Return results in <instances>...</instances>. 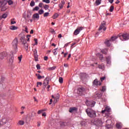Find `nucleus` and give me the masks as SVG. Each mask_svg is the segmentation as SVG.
<instances>
[{
    "label": "nucleus",
    "mask_w": 129,
    "mask_h": 129,
    "mask_svg": "<svg viewBox=\"0 0 129 129\" xmlns=\"http://www.w3.org/2000/svg\"><path fill=\"white\" fill-rule=\"evenodd\" d=\"M106 61L107 64L110 65L111 63V56H108L106 57Z\"/></svg>",
    "instance_id": "13"
},
{
    "label": "nucleus",
    "mask_w": 129,
    "mask_h": 129,
    "mask_svg": "<svg viewBox=\"0 0 129 129\" xmlns=\"http://www.w3.org/2000/svg\"><path fill=\"white\" fill-rule=\"evenodd\" d=\"M8 17L7 13H4L2 16L0 17V20L2 19H6Z\"/></svg>",
    "instance_id": "23"
},
{
    "label": "nucleus",
    "mask_w": 129,
    "mask_h": 129,
    "mask_svg": "<svg viewBox=\"0 0 129 129\" xmlns=\"http://www.w3.org/2000/svg\"><path fill=\"white\" fill-rule=\"evenodd\" d=\"M33 18L36 19L37 20H39V15L38 14V13H35L33 16Z\"/></svg>",
    "instance_id": "22"
},
{
    "label": "nucleus",
    "mask_w": 129,
    "mask_h": 129,
    "mask_svg": "<svg viewBox=\"0 0 129 129\" xmlns=\"http://www.w3.org/2000/svg\"><path fill=\"white\" fill-rule=\"evenodd\" d=\"M37 86L39 87V85L41 86L42 85V83L41 82H37Z\"/></svg>",
    "instance_id": "50"
},
{
    "label": "nucleus",
    "mask_w": 129,
    "mask_h": 129,
    "mask_svg": "<svg viewBox=\"0 0 129 129\" xmlns=\"http://www.w3.org/2000/svg\"><path fill=\"white\" fill-rule=\"evenodd\" d=\"M101 52L103 54H106L107 53V49H103L102 50Z\"/></svg>",
    "instance_id": "32"
},
{
    "label": "nucleus",
    "mask_w": 129,
    "mask_h": 129,
    "mask_svg": "<svg viewBox=\"0 0 129 129\" xmlns=\"http://www.w3.org/2000/svg\"><path fill=\"white\" fill-rule=\"evenodd\" d=\"M58 49V48H55L52 50V53L54 55H56L57 54V50Z\"/></svg>",
    "instance_id": "27"
},
{
    "label": "nucleus",
    "mask_w": 129,
    "mask_h": 129,
    "mask_svg": "<svg viewBox=\"0 0 129 129\" xmlns=\"http://www.w3.org/2000/svg\"><path fill=\"white\" fill-rule=\"evenodd\" d=\"M102 0H96L95 4H96V6H99L101 4Z\"/></svg>",
    "instance_id": "29"
},
{
    "label": "nucleus",
    "mask_w": 129,
    "mask_h": 129,
    "mask_svg": "<svg viewBox=\"0 0 129 129\" xmlns=\"http://www.w3.org/2000/svg\"><path fill=\"white\" fill-rule=\"evenodd\" d=\"M18 124H19L20 125H23L25 124V122L24 121L20 120L19 121Z\"/></svg>",
    "instance_id": "37"
},
{
    "label": "nucleus",
    "mask_w": 129,
    "mask_h": 129,
    "mask_svg": "<svg viewBox=\"0 0 129 129\" xmlns=\"http://www.w3.org/2000/svg\"><path fill=\"white\" fill-rule=\"evenodd\" d=\"M119 38L121 41H124V40H129V34L127 33H124L120 36Z\"/></svg>",
    "instance_id": "4"
},
{
    "label": "nucleus",
    "mask_w": 129,
    "mask_h": 129,
    "mask_svg": "<svg viewBox=\"0 0 129 129\" xmlns=\"http://www.w3.org/2000/svg\"><path fill=\"white\" fill-rule=\"evenodd\" d=\"M8 3L9 5H12L14 4V2L12 0H8Z\"/></svg>",
    "instance_id": "38"
},
{
    "label": "nucleus",
    "mask_w": 129,
    "mask_h": 129,
    "mask_svg": "<svg viewBox=\"0 0 129 129\" xmlns=\"http://www.w3.org/2000/svg\"><path fill=\"white\" fill-rule=\"evenodd\" d=\"M55 69H56V67H53L52 68L48 69V70H49V71H53L55 70Z\"/></svg>",
    "instance_id": "47"
},
{
    "label": "nucleus",
    "mask_w": 129,
    "mask_h": 129,
    "mask_svg": "<svg viewBox=\"0 0 129 129\" xmlns=\"http://www.w3.org/2000/svg\"><path fill=\"white\" fill-rule=\"evenodd\" d=\"M16 23V22H15V21H12L11 22V24H12V25L15 24Z\"/></svg>",
    "instance_id": "63"
},
{
    "label": "nucleus",
    "mask_w": 129,
    "mask_h": 129,
    "mask_svg": "<svg viewBox=\"0 0 129 129\" xmlns=\"http://www.w3.org/2000/svg\"><path fill=\"white\" fill-rule=\"evenodd\" d=\"M18 58L19 61L21 62V61H22V55H21L20 56H18Z\"/></svg>",
    "instance_id": "51"
},
{
    "label": "nucleus",
    "mask_w": 129,
    "mask_h": 129,
    "mask_svg": "<svg viewBox=\"0 0 129 129\" xmlns=\"http://www.w3.org/2000/svg\"><path fill=\"white\" fill-rule=\"evenodd\" d=\"M12 47L14 49H17L18 45V39L17 38H15L13 41L12 43Z\"/></svg>",
    "instance_id": "3"
},
{
    "label": "nucleus",
    "mask_w": 129,
    "mask_h": 129,
    "mask_svg": "<svg viewBox=\"0 0 129 129\" xmlns=\"http://www.w3.org/2000/svg\"><path fill=\"white\" fill-rule=\"evenodd\" d=\"M50 88V85H48V86H47V91H49Z\"/></svg>",
    "instance_id": "64"
},
{
    "label": "nucleus",
    "mask_w": 129,
    "mask_h": 129,
    "mask_svg": "<svg viewBox=\"0 0 129 129\" xmlns=\"http://www.w3.org/2000/svg\"><path fill=\"white\" fill-rule=\"evenodd\" d=\"M14 59V56L13 55L11 56L9 59L10 63H12L13 62Z\"/></svg>",
    "instance_id": "31"
},
{
    "label": "nucleus",
    "mask_w": 129,
    "mask_h": 129,
    "mask_svg": "<svg viewBox=\"0 0 129 129\" xmlns=\"http://www.w3.org/2000/svg\"><path fill=\"white\" fill-rule=\"evenodd\" d=\"M25 29L26 32L28 33V28L27 26L25 27Z\"/></svg>",
    "instance_id": "59"
},
{
    "label": "nucleus",
    "mask_w": 129,
    "mask_h": 129,
    "mask_svg": "<svg viewBox=\"0 0 129 129\" xmlns=\"http://www.w3.org/2000/svg\"><path fill=\"white\" fill-rule=\"evenodd\" d=\"M49 77H46L45 79L44 80L43 85H44V88L46 87V86L49 84Z\"/></svg>",
    "instance_id": "14"
},
{
    "label": "nucleus",
    "mask_w": 129,
    "mask_h": 129,
    "mask_svg": "<svg viewBox=\"0 0 129 129\" xmlns=\"http://www.w3.org/2000/svg\"><path fill=\"white\" fill-rule=\"evenodd\" d=\"M102 96V94L101 93H96L95 97L100 99Z\"/></svg>",
    "instance_id": "21"
},
{
    "label": "nucleus",
    "mask_w": 129,
    "mask_h": 129,
    "mask_svg": "<svg viewBox=\"0 0 129 129\" xmlns=\"http://www.w3.org/2000/svg\"><path fill=\"white\" fill-rule=\"evenodd\" d=\"M59 95L58 94H56L54 95V96L52 95V98L54 99V103H56L59 100Z\"/></svg>",
    "instance_id": "6"
},
{
    "label": "nucleus",
    "mask_w": 129,
    "mask_h": 129,
    "mask_svg": "<svg viewBox=\"0 0 129 129\" xmlns=\"http://www.w3.org/2000/svg\"><path fill=\"white\" fill-rule=\"evenodd\" d=\"M34 53V56L35 58V61H38V55H37V50L36 49H35L33 51Z\"/></svg>",
    "instance_id": "10"
},
{
    "label": "nucleus",
    "mask_w": 129,
    "mask_h": 129,
    "mask_svg": "<svg viewBox=\"0 0 129 129\" xmlns=\"http://www.w3.org/2000/svg\"><path fill=\"white\" fill-rule=\"evenodd\" d=\"M106 88L105 86H103V87H102V91H103V92H104V91H105Z\"/></svg>",
    "instance_id": "49"
},
{
    "label": "nucleus",
    "mask_w": 129,
    "mask_h": 129,
    "mask_svg": "<svg viewBox=\"0 0 129 129\" xmlns=\"http://www.w3.org/2000/svg\"><path fill=\"white\" fill-rule=\"evenodd\" d=\"M86 104L87 106L93 107L94 106L95 104H96V102L94 101L87 100L86 102Z\"/></svg>",
    "instance_id": "5"
},
{
    "label": "nucleus",
    "mask_w": 129,
    "mask_h": 129,
    "mask_svg": "<svg viewBox=\"0 0 129 129\" xmlns=\"http://www.w3.org/2000/svg\"><path fill=\"white\" fill-rule=\"evenodd\" d=\"M50 32H51V33H54L55 32V31L54 30V29H50Z\"/></svg>",
    "instance_id": "61"
},
{
    "label": "nucleus",
    "mask_w": 129,
    "mask_h": 129,
    "mask_svg": "<svg viewBox=\"0 0 129 129\" xmlns=\"http://www.w3.org/2000/svg\"><path fill=\"white\" fill-rule=\"evenodd\" d=\"M34 41L35 42V43H36L35 44L37 45L38 42H37V39L36 38L34 39Z\"/></svg>",
    "instance_id": "57"
},
{
    "label": "nucleus",
    "mask_w": 129,
    "mask_h": 129,
    "mask_svg": "<svg viewBox=\"0 0 129 129\" xmlns=\"http://www.w3.org/2000/svg\"><path fill=\"white\" fill-rule=\"evenodd\" d=\"M30 5L31 7H33L35 6V2L33 0L31 1Z\"/></svg>",
    "instance_id": "34"
},
{
    "label": "nucleus",
    "mask_w": 129,
    "mask_h": 129,
    "mask_svg": "<svg viewBox=\"0 0 129 129\" xmlns=\"http://www.w3.org/2000/svg\"><path fill=\"white\" fill-rule=\"evenodd\" d=\"M98 68H99V69H102V70H104L105 69V66L103 64H102V65L99 64V67H98Z\"/></svg>",
    "instance_id": "28"
},
{
    "label": "nucleus",
    "mask_w": 129,
    "mask_h": 129,
    "mask_svg": "<svg viewBox=\"0 0 129 129\" xmlns=\"http://www.w3.org/2000/svg\"><path fill=\"white\" fill-rule=\"evenodd\" d=\"M7 55V53L6 52H2L0 53V59H3Z\"/></svg>",
    "instance_id": "12"
},
{
    "label": "nucleus",
    "mask_w": 129,
    "mask_h": 129,
    "mask_svg": "<svg viewBox=\"0 0 129 129\" xmlns=\"http://www.w3.org/2000/svg\"><path fill=\"white\" fill-rule=\"evenodd\" d=\"M42 2L47 4L50 3V0H42Z\"/></svg>",
    "instance_id": "45"
},
{
    "label": "nucleus",
    "mask_w": 129,
    "mask_h": 129,
    "mask_svg": "<svg viewBox=\"0 0 129 129\" xmlns=\"http://www.w3.org/2000/svg\"><path fill=\"white\" fill-rule=\"evenodd\" d=\"M93 85H101V83L100 81H98L97 79H95L94 82H93Z\"/></svg>",
    "instance_id": "17"
},
{
    "label": "nucleus",
    "mask_w": 129,
    "mask_h": 129,
    "mask_svg": "<svg viewBox=\"0 0 129 129\" xmlns=\"http://www.w3.org/2000/svg\"><path fill=\"white\" fill-rule=\"evenodd\" d=\"M36 115V113L35 111H32L31 112V116H30V117H34Z\"/></svg>",
    "instance_id": "30"
},
{
    "label": "nucleus",
    "mask_w": 129,
    "mask_h": 129,
    "mask_svg": "<svg viewBox=\"0 0 129 129\" xmlns=\"http://www.w3.org/2000/svg\"><path fill=\"white\" fill-rule=\"evenodd\" d=\"M78 91L82 93V92H84V91H85V89L83 88H79L78 89Z\"/></svg>",
    "instance_id": "33"
},
{
    "label": "nucleus",
    "mask_w": 129,
    "mask_h": 129,
    "mask_svg": "<svg viewBox=\"0 0 129 129\" xmlns=\"http://www.w3.org/2000/svg\"><path fill=\"white\" fill-rule=\"evenodd\" d=\"M49 15V12H45V13H44V17H46L48 16Z\"/></svg>",
    "instance_id": "48"
},
{
    "label": "nucleus",
    "mask_w": 129,
    "mask_h": 129,
    "mask_svg": "<svg viewBox=\"0 0 129 129\" xmlns=\"http://www.w3.org/2000/svg\"><path fill=\"white\" fill-rule=\"evenodd\" d=\"M39 10V8L38 6H36L33 9V11H38Z\"/></svg>",
    "instance_id": "39"
},
{
    "label": "nucleus",
    "mask_w": 129,
    "mask_h": 129,
    "mask_svg": "<svg viewBox=\"0 0 129 129\" xmlns=\"http://www.w3.org/2000/svg\"><path fill=\"white\" fill-rule=\"evenodd\" d=\"M94 123L96 125L100 126L102 124V121L101 120H100V119H95Z\"/></svg>",
    "instance_id": "8"
},
{
    "label": "nucleus",
    "mask_w": 129,
    "mask_h": 129,
    "mask_svg": "<svg viewBox=\"0 0 129 129\" xmlns=\"http://www.w3.org/2000/svg\"><path fill=\"white\" fill-rule=\"evenodd\" d=\"M20 41L21 42H22V44L26 42V40L25 38V35H23L21 38H20Z\"/></svg>",
    "instance_id": "20"
},
{
    "label": "nucleus",
    "mask_w": 129,
    "mask_h": 129,
    "mask_svg": "<svg viewBox=\"0 0 129 129\" xmlns=\"http://www.w3.org/2000/svg\"><path fill=\"white\" fill-rule=\"evenodd\" d=\"M110 111V108L109 107H105V109L102 110V113H104L105 112H109Z\"/></svg>",
    "instance_id": "15"
},
{
    "label": "nucleus",
    "mask_w": 129,
    "mask_h": 129,
    "mask_svg": "<svg viewBox=\"0 0 129 129\" xmlns=\"http://www.w3.org/2000/svg\"><path fill=\"white\" fill-rule=\"evenodd\" d=\"M44 9H45V10H48V8H49V6H48V5H45L44 6Z\"/></svg>",
    "instance_id": "44"
},
{
    "label": "nucleus",
    "mask_w": 129,
    "mask_h": 129,
    "mask_svg": "<svg viewBox=\"0 0 129 129\" xmlns=\"http://www.w3.org/2000/svg\"><path fill=\"white\" fill-rule=\"evenodd\" d=\"M106 77H103L102 78H101V81H103V80H104L105 79Z\"/></svg>",
    "instance_id": "54"
},
{
    "label": "nucleus",
    "mask_w": 129,
    "mask_h": 129,
    "mask_svg": "<svg viewBox=\"0 0 129 129\" xmlns=\"http://www.w3.org/2000/svg\"><path fill=\"white\" fill-rule=\"evenodd\" d=\"M84 29L83 27H78L77 29L74 31V35L77 36V35Z\"/></svg>",
    "instance_id": "7"
},
{
    "label": "nucleus",
    "mask_w": 129,
    "mask_h": 129,
    "mask_svg": "<svg viewBox=\"0 0 129 129\" xmlns=\"http://www.w3.org/2000/svg\"><path fill=\"white\" fill-rule=\"evenodd\" d=\"M36 68H37V70H40L41 69L40 64H37Z\"/></svg>",
    "instance_id": "52"
},
{
    "label": "nucleus",
    "mask_w": 129,
    "mask_h": 129,
    "mask_svg": "<svg viewBox=\"0 0 129 129\" xmlns=\"http://www.w3.org/2000/svg\"><path fill=\"white\" fill-rule=\"evenodd\" d=\"M65 5V1L62 0L61 1V3L58 4V7L60 9H62L63 6Z\"/></svg>",
    "instance_id": "16"
},
{
    "label": "nucleus",
    "mask_w": 129,
    "mask_h": 129,
    "mask_svg": "<svg viewBox=\"0 0 129 129\" xmlns=\"http://www.w3.org/2000/svg\"><path fill=\"white\" fill-rule=\"evenodd\" d=\"M114 9V7L113 6H111L110 7L109 11L110 12H112Z\"/></svg>",
    "instance_id": "36"
},
{
    "label": "nucleus",
    "mask_w": 129,
    "mask_h": 129,
    "mask_svg": "<svg viewBox=\"0 0 129 129\" xmlns=\"http://www.w3.org/2000/svg\"><path fill=\"white\" fill-rule=\"evenodd\" d=\"M22 44L24 46V48L26 49V50L28 51V43H27V42L26 41L25 42H24Z\"/></svg>",
    "instance_id": "19"
},
{
    "label": "nucleus",
    "mask_w": 129,
    "mask_h": 129,
    "mask_svg": "<svg viewBox=\"0 0 129 129\" xmlns=\"http://www.w3.org/2000/svg\"><path fill=\"white\" fill-rule=\"evenodd\" d=\"M44 60H48V56H45L44 57Z\"/></svg>",
    "instance_id": "55"
},
{
    "label": "nucleus",
    "mask_w": 129,
    "mask_h": 129,
    "mask_svg": "<svg viewBox=\"0 0 129 129\" xmlns=\"http://www.w3.org/2000/svg\"><path fill=\"white\" fill-rule=\"evenodd\" d=\"M36 76L37 77V79L40 80L42 79V76H41L39 74H36Z\"/></svg>",
    "instance_id": "41"
},
{
    "label": "nucleus",
    "mask_w": 129,
    "mask_h": 129,
    "mask_svg": "<svg viewBox=\"0 0 129 129\" xmlns=\"http://www.w3.org/2000/svg\"><path fill=\"white\" fill-rule=\"evenodd\" d=\"M114 2V0H109V3L112 4Z\"/></svg>",
    "instance_id": "62"
},
{
    "label": "nucleus",
    "mask_w": 129,
    "mask_h": 129,
    "mask_svg": "<svg viewBox=\"0 0 129 129\" xmlns=\"http://www.w3.org/2000/svg\"><path fill=\"white\" fill-rule=\"evenodd\" d=\"M106 23L105 22H103L102 24H101V25H100V27L99 28V30H101L103 29V30L105 31L106 29V28L105 27Z\"/></svg>",
    "instance_id": "9"
},
{
    "label": "nucleus",
    "mask_w": 129,
    "mask_h": 129,
    "mask_svg": "<svg viewBox=\"0 0 129 129\" xmlns=\"http://www.w3.org/2000/svg\"><path fill=\"white\" fill-rule=\"evenodd\" d=\"M38 13L39 15H42L44 13V10L40 9Z\"/></svg>",
    "instance_id": "42"
},
{
    "label": "nucleus",
    "mask_w": 129,
    "mask_h": 129,
    "mask_svg": "<svg viewBox=\"0 0 129 129\" xmlns=\"http://www.w3.org/2000/svg\"><path fill=\"white\" fill-rule=\"evenodd\" d=\"M43 5V3H39V7L42 8Z\"/></svg>",
    "instance_id": "53"
},
{
    "label": "nucleus",
    "mask_w": 129,
    "mask_h": 129,
    "mask_svg": "<svg viewBox=\"0 0 129 129\" xmlns=\"http://www.w3.org/2000/svg\"><path fill=\"white\" fill-rule=\"evenodd\" d=\"M88 115L91 118L96 117V112L92 108H87L86 110Z\"/></svg>",
    "instance_id": "1"
},
{
    "label": "nucleus",
    "mask_w": 129,
    "mask_h": 129,
    "mask_svg": "<svg viewBox=\"0 0 129 129\" xmlns=\"http://www.w3.org/2000/svg\"><path fill=\"white\" fill-rule=\"evenodd\" d=\"M63 78L61 77L59 78V82L61 84L63 83Z\"/></svg>",
    "instance_id": "43"
},
{
    "label": "nucleus",
    "mask_w": 129,
    "mask_h": 129,
    "mask_svg": "<svg viewBox=\"0 0 129 129\" xmlns=\"http://www.w3.org/2000/svg\"><path fill=\"white\" fill-rule=\"evenodd\" d=\"M67 8V9H69L70 8V3H68Z\"/></svg>",
    "instance_id": "58"
},
{
    "label": "nucleus",
    "mask_w": 129,
    "mask_h": 129,
    "mask_svg": "<svg viewBox=\"0 0 129 129\" xmlns=\"http://www.w3.org/2000/svg\"><path fill=\"white\" fill-rule=\"evenodd\" d=\"M118 38V36H112L111 37V39L109 40H111V42L114 41L116 39Z\"/></svg>",
    "instance_id": "26"
},
{
    "label": "nucleus",
    "mask_w": 129,
    "mask_h": 129,
    "mask_svg": "<svg viewBox=\"0 0 129 129\" xmlns=\"http://www.w3.org/2000/svg\"><path fill=\"white\" fill-rule=\"evenodd\" d=\"M42 111H43L42 110H39V111H38V114H41Z\"/></svg>",
    "instance_id": "56"
},
{
    "label": "nucleus",
    "mask_w": 129,
    "mask_h": 129,
    "mask_svg": "<svg viewBox=\"0 0 129 129\" xmlns=\"http://www.w3.org/2000/svg\"><path fill=\"white\" fill-rule=\"evenodd\" d=\"M121 125L120 124V123H116V127L117 128H121Z\"/></svg>",
    "instance_id": "35"
},
{
    "label": "nucleus",
    "mask_w": 129,
    "mask_h": 129,
    "mask_svg": "<svg viewBox=\"0 0 129 129\" xmlns=\"http://www.w3.org/2000/svg\"><path fill=\"white\" fill-rule=\"evenodd\" d=\"M58 17V15L57 14V13H55L52 17L53 19H56Z\"/></svg>",
    "instance_id": "40"
},
{
    "label": "nucleus",
    "mask_w": 129,
    "mask_h": 129,
    "mask_svg": "<svg viewBox=\"0 0 129 129\" xmlns=\"http://www.w3.org/2000/svg\"><path fill=\"white\" fill-rule=\"evenodd\" d=\"M0 8L2 12L6 11L8 9L7 6V2L4 0H0Z\"/></svg>",
    "instance_id": "2"
},
{
    "label": "nucleus",
    "mask_w": 129,
    "mask_h": 129,
    "mask_svg": "<svg viewBox=\"0 0 129 129\" xmlns=\"http://www.w3.org/2000/svg\"><path fill=\"white\" fill-rule=\"evenodd\" d=\"M10 29L12 30H15L18 29V27H16L15 26H11L10 27Z\"/></svg>",
    "instance_id": "25"
},
{
    "label": "nucleus",
    "mask_w": 129,
    "mask_h": 129,
    "mask_svg": "<svg viewBox=\"0 0 129 129\" xmlns=\"http://www.w3.org/2000/svg\"><path fill=\"white\" fill-rule=\"evenodd\" d=\"M7 122V119H2L0 121V125H5Z\"/></svg>",
    "instance_id": "18"
},
{
    "label": "nucleus",
    "mask_w": 129,
    "mask_h": 129,
    "mask_svg": "<svg viewBox=\"0 0 129 129\" xmlns=\"http://www.w3.org/2000/svg\"><path fill=\"white\" fill-rule=\"evenodd\" d=\"M115 3V4H118L119 3H120V1L119 0H116Z\"/></svg>",
    "instance_id": "60"
},
{
    "label": "nucleus",
    "mask_w": 129,
    "mask_h": 129,
    "mask_svg": "<svg viewBox=\"0 0 129 129\" xmlns=\"http://www.w3.org/2000/svg\"><path fill=\"white\" fill-rule=\"evenodd\" d=\"M111 42H112L111 40L106 39L104 42V44L106 46L110 47L111 45Z\"/></svg>",
    "instance_id": "11"
},
{
    "label": "nucleus",
    "mask_w": 129,
    "mask_h": 129,
    "mask_svg": "<svg viewBox=\"0 0 129 129\" xmlns=\"http://www.w3.org/2000/svg\"><path fill=\"white\" fill-rule=\"evenodd\" d=\"M99 58H100V60H102V59L103 58V55L101 54H99Z\"/></svg>",
    "instance_id": "46"
},
{
    "label": "nucleus",
    "mask_w": 129,
    "mask_h": 129,
    "mask_svg": "<svg viewBox=\"0 0 129 129\" xmlns=\"http://www.w3.org/2000/svg\"><path fill=\"white\" fill-rule=\"evenodd\" d=\"M75 111H76V107H72V108H70L69 109V112L70 113H72Z\"/></svg>",
    "instance_id": "24"
}]
</instances>
